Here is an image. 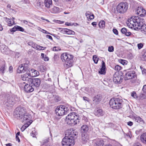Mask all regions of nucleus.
<instances>
[{
    "label": "nucleus",
    "instance_id": "14",
    "mask_svg": "<svg viewBox=\"0 0 146 146\" xmlns=\"http://www.w3.org/2000/svg\"><path fill=\"white\" fill-rule=\"evenodd\" d=\"M41 81L39 78H32V80L30 81L31 85L34 88H38L39 87Z\"/></svg>",
    "mask_w": 146,
    "mask_h": 146
},
{
    "label": "nucleus",
    "instance_id": "45",
    "mask_svg": "<svg viewBox=\"0 0 146 146\" xmlns=\"http://www.w3.org/2000/svg\"><path fill=\"white\" fill-rule=\"evenodd\" d=\"M17 28V31H20L21 32H23L24 31V29L20 26H17V27H16Z\"/></svg>",
    "mask_w": 146,
    "mask_h": 146
},
{
    "label": "nucleus",
    "instance_id": "23",
    "mask_svg": "<svg viewBox=\"0 0 146 146\" xmlns=\"http://www.w3.org/2000/svg\"><path fill=\"white\" fill-rule=\"evenodd\" d=\"M89 137L88 135L86 133H83L82 135V140L84 143H85L88 141Z\"/></svg>",
    "mask_w": 146,
    "mask_h": 146
},
{
    "label": "nucleus",
    "instance_id": "59",
    "mask_svg": "<svg viewBox=\"0 0 146 146\" xmlns=\"http://www.w3.org/2000/svg\"><path fill=\"white\" fill-rule=\"evenodd\" d=\"M133 146H142V145L140 143H137L134 144Z\"/></svg>",
    "mask_w": 146,
    "mask_h": 146
},
{
    "label": "nucleus",
    "instance_id": "48",
    "mask_svg": "<svg viewBox=\"0 0 146 146\" xmlns=\"http://www.w3.org/2000/svg\"><path fill=\"white\" fill-rule=\"evenodd\" d=\"M108 50L110 52H113L114 51V48L112 46H109Z\"/></svg>",
    "mask_w": 146,
    "mask_h": 146
},
{
    "label": "nucleus",
    "instance_id": "25",
    "mask_svg": "<svg viewBox=\"0 0 146 146\" xmlns=\"http://www.w3.org/2000/svg\"><path fill=\"white\" fill-rule=\"evenodd\" d=\"M86 15L87 19L88 21L93 19L94 18V15L92 13L89 11H87L86 13Z\"/></svg>",
    "mask_w": 146,
    "mask_h": 146
},
{
    "label": "nucleus",
    "instance_id": "11",
    "mask_svg": "<svg viewBox=\"0 0 146 146\" xmlns=\"http://www.w3.org/2000/svg\"><path fill=\"white\" fill-rule=\"evenodd\" d=\"M24 84H25V85L24 86V90L26 92H32L34 90V88L31 85V82H29V84L27 83H26V82H23Z\"/></svg>",
    "mask_w": 146,
    "mask_h": 146
},
{
    "label": "nucleus",
    "instance_id": "51",
    "mask_svg": "<svg viewBox=\"0 0 146 146\" xmlns=\"http://www.w3.org/2000/svg\"><path fill=\"white\" fill-rule=\"evenodd\" d=\"M17 26H15L14 27L11 29V32H13L17 31Z\"/></svg>",
    "mask_w": 146,
    "mask_h": 146
},
{
    "label": "nucleus",
    "instance_id": "50",
    "mask_svg": "<svg viewBox=\"0 0 146 146\" xmlns=\"http://www.w3.org/2000/svg\"><path fill=\"white\" fill-rule=\"evenodd\" d=\"M53 50L54 51H57L61 50L58 47L56 46H54L53 48Z\"/></svg>",
    "mask_w": 146,
    "mask_h": 146
},
{
    "label": "nucleus",
    "instance_id": "38",
    "mask_svg": "<svg viewBox=\"0 0 146 146\" xmlns=\"http://www.w3.org/2000/svg\"><path fill=\"white\" fill-rule=\"evenodd\" d=\"M39 70L41 72H44L46 71V68L44 66L41 65L39 66Z\"/></svg>",
    "mask_w": 146,
    "mask_h": 146
},
{
    "label": "nucleus",
    "instance_id": "34",
    "mask_svg": "<svg viewBox=\"0 0 146 146\" xmlns=\"http://www.w3.org/2000/svg\"><path fill=\"white\" fill-rule=\"evenodd\" d=\"M85 90L89 94H92L94 92V89L92 87H86Z\"/></svg>",
    "mask_w": 146,
    "mask_h": 146
},
{
    "label": "nucleus",
    "instance_id": "30",
    "mask_svg": "<svg viewBox=\"0 0 146 146\" xmlns=\"http://www.w3.org/2000/svg\"><path fill=\"white\" fill-rule=\"evenodd\" d=\"M22 64L24 67L25 72L26 71L27 72H30L31 70V69L29 68V65L28 63H25Z\"/></svg>",
    "mask_w": 146,
    "mask_h": 146
},
{
    "label": "nucleus",
    "instance_id": "54",
    "mask_svg": "<svg viewBox=\"0 0 146 146\" xmlns=\"http://www.w3.org/2000/svg\"><path fill=\"white\" fill-rule=\"evenodd\" d=\"M143 45L142 43H141L137 44V46L139 49L141 48L143 46Z\"/></svg>",
    "mask_w": 146,
    "mask_h": 146
},
{
    "label": "nucleus",
    "instance_id": "57",
    "mask_svg": "<svg viewBox=\"0 0 146 146\" xmlns=\"http://www.w3.org/2000/svg\"><path fill=\"white\" fill-rule=\"evenodd\" d=\"M37 5H39L40 7H42L43 6V3L42 2H40L39 3H38Z\"/></svg>",
    "mask_w": 146,
    "mask_h": 146
},
{
    "label": "nucleus",
    "instance_id": "15",
    "mask_svg": "<svg viewBox=\"0 0 146 146\" xmlns=\"http://www.w3.org/2000/svg\"><path fill=\"white\" fill-rule=\"evenodd\" d=\"M136 12L138 15L141 17H144L146 14L145 10L141 7L137 8Z\"/></svg>",
    "mask_w": 146,
    "mask_h": 146
},
{
    "label": "nucleus",
    "instance_id": "2",
    "mask_svg": "<svg viewBox=\"0 0 146 146\" xmlns=\"http://www.w3.org/2000/svg\"><path fill=\"white\" fill-rule=\"evenodd\" d=\"M73 56L67 53H64L61 56V58L63 62H65L64 66L66 68L72 66V59Z\"/></svg>",
    "mask_w": 146,
    "mask_h": 146
},
{
    "label": "nucleus",
    "instance_id": "6",
    "mask_svg": "<svg viewBox=\"0 0 146 146\" xmlns=\"http://www.w3.org/2000/svg\"><path fill=\"white\" fill-rule=\"evenodd\" d=\"M68 110V108L66 106L60 105L57 107L55 111L57 115L62 116L67 113Z\"/></svg>",
    "mask_w": 146,
    "mask_h": 146
},
{
    "label": "nucleus",
    "instance_id": "37",
    "mask_svg": "<svg viewBox=\"0 0 146 146\" xmlns=\"http://www.w3.org/2000/svg\"><path fill=\"white\" fill-rule=\"evenodd\" d=\"M99 26L101 28H103L105 27V22L104 21H101L99 23Z\"/></svg>",
    "mask_w": 146,
    "mask_h": 146
},
{
    "label": "nucleus",
    "instance_id": "7",
    "mask_svg": "<svg viewBox=\"0 0 146 146\" xmlns=\"http://www.w3.org/2000/svg\"><path fill=\"white\" fill-rule=\"evenodd\" d=\"M132 18L135 21L136 24L135 25H136L137 29H140L144 24L145 20L143 18L136 16H133Z\"/></svg>",
    "mask_w": 146,
    "mask_h": 146
},
{
    "label": "nucleus",
    "instance_id": "9",
    "mask_svg": "<svg viewBox=\"0 0 146 146\" xmlns=\"http://www.w3.org/2000/svg\"><path fill=\"white\" fill-rule=\"evenodd\" d=\"M77 134V132H76L74 130H73L72 129H70L66 131L65 136L75 140L76 138V136Z\"/></svg>",
    "mask_w": 146,
    "mask_h": 146
},
{
    "label": "nucleus",
    "instance_id": "55",
    "mask_svg": "<svg viewBox=\"0 0 146 146\" xmlns=\"http://www.w3.org/2000/svg\"><path fill=\"white\" fill-rule=\"evenodd\" d=\"M83 99L84 100L87 101L88 102H89L90 101V100L89 99V98L86 97H83Z\"/></svg>",
    "mask_w": 146,
    "mask_h": 146
},
{
    "label": "nucleus",
    "instance_id": "4",
    "mask_svg": "<svg viewBox=\"0 0 146 146\" xmlns=\"http://www.w3.org/2000/svg\"><path fill=\"white\" fill-rule=\"evenodd\" d=\"M123 101L119 98H111L109 102L110 106L115 110L119 109L122 108Z\"/></svg>",
    "mask_w": 146,
    "mask_h": 146
},
{
    "label": "nucleus",
    "instance_id": "18",
    "mask_svg": "<svg viewBox=\"0 0 146 146\" xmlns=\"http://www.w3.org/2000/svg\"><path fill=\"white\" fill-rule=\"evenodd\" d=\"M113 81L116 84H120L122 81L121 78L116 74H114L113 78Z\"/></svg>",
    "mask_w": 146,
    "mask_h": 146
},
{
    "label": "nucleus",
    "instance_id": "26",
    "mask_svg": "<svg viewBox=\"0 0 146 146\" xmlns=\"http://www.w3.org/2000/svg\"><path fill=\"white\" fill-rule=\"evenodd\" d=\"M106 69V66L105 65V63L104 61L102 62V68L100 69V70L99 71V73L101 74H104L106 73L105 69Z\"/></svg>",
    "mask_w": 146,
    "mask_h": 146
},
{
    "label": "nucleus",
    "instance_id": "56",
    "mask_svg": "<svg viewBox=\"0 0 146 146\" xmlns=\"http://www.w3.org/2000/svg\"><path fill=\"white\" fill-rule=\"evenodd\" d=\"M113 33L115 35H117L118 34V32L116 29H113Z\"/></svg>",
    "mask_w": 146,
    "mask_h": 146
},
{
    "label": "nucleus",
    "instance_id": "17",
    "mask_svg": "<svg viewBox=\"0 0 146 146\" xmlns=\"http://www.w3.org/2000/svg\"><path fill=\"white\" fill-rule=\"evenodd\" d=\"M102 99V97L100 95H97L94 97L92 99L93 103L97 104L100 102Z\"/></svg>",
    "mask_w": 146,
    "mask_h": 146
},
{
    "label": "nucleus",
    "instance_id": "28",
    "mask_svg": "<svg viewBox=\"0 0 146 146\" xmlns=\"http://www.w3.org/2000/svg\"><path fill=\"white\" fill-rule=\"evenodd\" d=\"M52 0H45L44 4L45 7L47 8H49L52 6Z\"/></svg>",
    "mask_w": 146,
    "mask_h": 146
},
{
    "label": "nucleus",
    "instance_id": "44",
    "mask_svg": "<svg viewBox=\"0 0 146 146\" xmlns=\"http://www.w3.org/2000/svg\"><path fill=\"white\" fill-rule=\"evenodd\" d=\"M59 29L60 30V32L63 34H66V31L67 30V29L65 28H59Z\"/></svg>",
    "mask_w": 146,
    "mask_h": 146
},
{
    "label": "nucleus",
    "instance_id": "24",
    "mask_svg": "<svg viewBox=\"0 0 146 146\" xmlns=\"http://www.w3.org/2000/svg\"><path fill=\"white\" fill-rule=\"evenodd\" d=\"M6 69L5 62L4 61H3L0 66V71L3 74L5 73V70Z\"/></svg>",
    "mask_w": 146,
    "mask_h": 146
},
{
    "label": "nucleus",
    "instance_id": "49",
    "mask_svg": "<svg viewBox=\"0 0 146 146\" xmlns=\"http://www.w3.org/2000/svg\"><path fill=\"white\" fill-rule=\"evenodd\" d=\"M28 25L30 27H37V26L36 25H35L33 23H31L30 22H29L28 24Z\"/></svg>",
    "mask_w": 146,
    "mask_h": 146
},
{
    "label": "nucleus",
    "instance_id": "43",
    "mask_svg": "<svg viewBox=\"0 0 146 146\" xmlns=\"http://www.w3.org/2000/svg\"><path fill=\"white\" fill-rule=\"evenodd\" d=\"M93 59L94 63L97 64L98 60L99 58H97L96 55H94L93 57Z\"/></svg>",
    "mask_w": 146,
    "mask_h": 146
},
{
    "label": "nucleus",
    "instance_id": "58",
    "mask_svg": "<svg viewBox=\"0 0 146 146\" xmlns=\"http://www.w3.org/2000/svg\"><path fill=\"white\" fill-rule=\"evenodd\" d=\"M9 71L10 73H12L13 71V68L12 66H10L9 68Z\"/></svg>",
    "mask_w": 146,
    "mask_h": 146
},
{
    "label": "nucleus",
    "instance_id": "22",
    "mask_svg": "<svg viewBox=\"0 0 146 146\" xmlns=\"http://www.w3.org/2000/svg\"><path fill=\"white\" fill-rule=\"evenodd\" d=\"M133 19L132 16L131 17L130 19H128V21L129 22L128 24L130 26L131 28L133 27H135V28L137 29L136 25H136L135 21H134Z\"/></svg>",
    "mask_w": 146,
    "mask_h": 146
},
{
    "label": "nucleus",
    "instance_id": "39",
    "mask_svg": "<svg viewBox=\"0 0 146 146\" xmlns=\"http://www.w3.org/2000/svg\"><path fill=\"white\" fill-rule=\"evenodd\" d=\"M140 29L141 31L146 35V25L144 24Z\"/></svg>",
    "mask_w": 146,
    "mask_h": 146
},
{
    "label": "nucleus",
    "instance_id": "1",
    "mask_svg": "<svg viewBox=\"0 0 146 146\" xmlns=\"http://www.w3.org/2000/svg\"><path fill=\"white\" fill-rule=\"evenodd\" d=\"M15 117L20 120L22 122L26 123L31 118V115L27 113L26 110L23 107L17 108L14 113Z\"/></svg>",
    "mask_w": 146,
    "mask_h": 146
},
{
    "label": "nucleus",
    "instance_id": "3",
    "mask_svg": "<svg viewBox=\"0 0 146 146\" xmlns=\"http://www.w3.org/2000/svg\"><path fill=\"white\" fill-rule=\"evenodd\" d=\"M78 117L74 112H72L68 114L66 117V121L69 125H73L79 122Z\"/></svg>",
    "mask_w": 146,
    "mask_h": 146
},
{
    "label": "nucleus",
    "instance_id": "21",
    "mask_svg": "<svg viewBox=\"0 0 146 146\" xmlns=\"http://www.w3.org/2000/svg\"><path fill=\"white\" fill-rule=\"evenodd\" d=\"M94 114L96 115L99 117L103 115L104 112L102 109L97 108L95 110Z\"/></svg>",
    "mask_w": 146,
    "mask_h": 146
},
{
    "label": "nucleus",
    "instance_id": "61",
    "mask_svg": "<svg viewBox=\"0 0 146 146\" xmlns=\"http://www.w3.org/2000/svg\"><path fill=\"white\" fill-rule=\"evenodd\" d=\"M92 25L93 26V27H95L96 26L97 23L96 22H93L92 23Z\"/></svg>",
    "mask_w": 146,
    "mask_h": 146
},
{
    "label": "nucleus",
    "instance_id": "35",
    "mask_svg": "<svg viewBox=\"0 0 146 146\" xmlns=\"http://www.w3.org/2000/svg\"><path fill=\"white\" fill-rule=\"evenodd\" d=\"M59 9L58 7L53 6V7L50 9V11L53 13H56L59 12Z\"/></svg>",
    "mask_w": 146,
    "mask_h": 146
},
{
    "label": "nucleus",
    "instance_id": "53",
    "mask_svg": "<svg viewBox=\"0 0 146 146\" xmlns=\"http://www.w3.org/2000/svg\"><path fill=\"white\" fill-rule=\"evenodd\" d=\"M54 100L56 102H58L60 101V99L58 96H56L55 97Z\"/></svg>",
    "mask_w": 146,
    "mask_h": 146
},
{
    "label": "nucleus",
    "instance_id": "27",
    "mask_svg": "<svg viewBox=\"0 0 146 146\" xmlns=\"http://www.w3.org/2000/svg\"><path fill=\"white\" fill-rule=\"evenodd\" d=\"M142 91L143 93L140 95L141 98L142 99H146V85H144L143 87Z\"/></svg>",
    "mask_w": 146,
    "mask_h": 146
},
{
    "label": "nucleus",
    "instance_id": "29",
    "mask_svg": "<svg viewBox=\"0 0 146 146\" xmlns=\"http://www.w3.org/2000/svg\"><path fill=\"white\" fill-rule=\"evenodd\" d=\"M30 73L31 77H35L39 74V72L34 69H31Z\"/></svg>",
    "mask_w": 146,
    "mask_h": 146
},
{
    "label": "nucleus",
    "instance_id": "36",
    "mask_svg": "<svg viewBox=\"0 0 146 146\" xmlns=\"http://www.w3.org/2000/svg\"><path fill=\"white\" fill-rule=\"evenodd\" d=\"M81 128L82 131L84 132H87L89 129L88 126L86 125H83Z\"/></svg>",
    "mask_w": 146,
    "mask_h": 146
},
{
    "label": "nucleus",
    "instance_id": "8",
    "mask_svg": "<svg viewBox=\"0 0 146 146\" xmlns=\"http://www.w3.org/2000/svg\"><path fill=\"white\" fill-rule=\"evenodd\" d=\"M62 146H73L74 144V140L65 136L62 141Z\"/></svg>",
    "mask_w": 146,
    "mask_h": 146
},
{
    "label": "nucleus",
    "instance_id": "52",
    "mask_svg": "<svg viewBox=\"0 0 146 146\" xmlns=\"http://www.w3.org/2000/svg\"><path fill=\"white\" fill-rule=\"evenodd\" d=\"M121 66L119 65H116L115 66V69L116 70L119 71L121 69Z\"/></svg>",
    "mask_w": 146,
    "mask_h": 146
},
{
    "label": "nucleus",
    "instance_id": "47",
    "mask_svg": "<svg viewBox=\"0 0 146 146\" xmlns=\"http://www.w3.org/2000/svg\"><path fill=\"white\" fill-rule=\"evenodd\" d=\"M131 96L135 98H137V96L135 92H133L131 93Z\"/></svg>",
    "mask_w": 146,
    "mask_h": 146
},
{
    "label": "nucleus",
    "instance_id": "64",
    "mask_svg": "<svg viewBox=\"0 0 146 146\" xmlns=\"http://www.w3.org/2000/svg\"><path fill=\"white\" fill-rule=\"evenodd\" d=\"M143 58L144 60L146 61V52L144 53V55H143Z\"/></svg>",
    "mask_w": 146,
    "mask_h": 146
},
{
    "label": "nucleus",
    "instance_id": "46",
    "mask_svg": "<svg viewBox=\"0 0 146 146\" xmlns=\"http://www.w3.org/2000/svg\"><path fill=\"white\" fill-rule=\"evenodd\" d=\"M127 31V29L125 28H123L121 30V33L124 34H125Z\"/></svg>",
    "mask_w": 146,
    "mask_h": 146
},
{
    "label": "nucleus",
    "instance_id": "16",
    "mask_svg": "<svg viewBox=\"0 0 146 146\" xmlns=\"http://www.w3.org/2000/svg\"><path fill=\"white\" fill-rule=\"evenodd\" d=\"M94 146H103L104 141L101 139H96L93 141Z\"/></svg>",
    "mask_w": 146,
    "mask_h": 146
},
{
    "label": "nucleus",
    "instance_id": "63",
    "mask_svg": "<svg viewBox=\"0 0 146 146\" xmlns=\"http://www.w3.org/2000/svg\"><path fill=\"white\" fill-rule=\"evenodd\" d=\"M126 61L125 60H121V63L122 64H126Z\"/></svg>",
    "mask_w": 146,
    "mask_h": 146
},
{
    "label": "nucleus",
    "instance_id": "32",
    "mask_svg": "<svg viewBox=\"0 0 146 146\" xmlns=\"http://www.w3.org/2000/svg\"><path fill=\"white\" fill-rule=\"evenodd\" d=\"M7 103L9 105H13L15 103L14 98L11 96H9L7 99Z\"/></svg>",
    "mask_w": 146,
    "mask_h": 146
},
{
    "label": "nucleus",
    "instance_id": "33",
    "mask_svg": "<svg viewBox=\"0 0 146 146\" xmlns=\"http://www.w3.org/2000/svg\"><path fill=\"white\" fill-rule=\"evenodd\" d=\"M17 72L19 73H24L25 72L22 64L19 66L17 70Z\"/></svg>",
    "mask_w": 146,
    "mask_h": 146
},
{
    "label": "nucleus",
    "instance_id": "41",
    "mask_svg": "<svg viewBox=\"0 0 146 146\" xmlns=\"http://www.w3.org/2000/svg\"><path fill=\"white\" fill-rule=\"evenodd\" d=\"M7 22L8 23V25L9 26H11L15 24L14 21H12L10 19H8L7 20Z\"/></svg>",
    "mask_w": 146,
    "mask_h": 146
},
{
    "label": "nucleus",
    "instance_id": "40",
    "mask_svg": "<svg viewBox=\"0 0 146 146\" xmlns=\"http://www.w3.org/2000/svg\"><path fill=\"white\" fill-rule=\"evenodd\" d=\"M41 56L42 58L45 61H48L49 60V58L48 57H47L46 55L44 54L41 53Z\"/></svg>",
    "mask_w": 146,
    "mask_h": 146
},
{
    "label": "nucleus",
    "instance_id": "19",
    "mask_svg": "<svg viewBox=\"0 0 146 146\" xmlns=\"http://www.w3.org/2000/svg\"><path fill=\"white\" fill-rule=\"evenodd\" d=\"M0 49L1 52L5 54H6L9 50V48L8 47L3 44L0 45Z\"/></svg>",
    "mask_w": 146,
    "mask_h": 146
},
{
    "label": "nucleus",
    "instance_id": "10",
    "mask_svg": "<svg viewBox=\"0 0 146 146\" xmlns=\"http://www.w3.org/2000/svg\"><path fill=\"white\" fill-rule=\"evenodd\" d=\"M136 77V74L134 71L132 70L127 72L124 77L125 80L132 79Z\"/></svg>",
    "mask_w": 146,
    "mask_h": 146
},
{
    "label": "nucleus",
    "instance_id": "42",
    "mask_svg": "<svg viewBox=\"0 0 146 146\" xmlns=\"http://www.w3.org/2000/svg\"><path fill=\"white\" fill-rule=\"evenodd\" d=\"M75 34V33L74 31L71 30L67 29V30L66 31V34L68 35H74Z\"/></svg>",
    "mask_w": 146,
    "mask_h": 146
},
{
    "label": "nucleus",
    "instance_id": "20",
    "mask_svg": "<svg viewBox=\"0 0 146 146\" xmlns=\"http://www.w3.org/2000/svg\"><path fill=\"white\" fill-rule=\"evenodd\" d=\"M133 118L136 121L141 124H144L145 122L139 116L137 115L134 116Z\"/></svg>",
    "mask_w": 146,
    "mask_h": 146
},
{
    "label": "nucleus",
    "instance_id": "60",
    "mask_svg": "<svg viewBox=\"0 0 146 146\" xmlns=\"http://www.w3.org/2000/svg\"><path fill=\"white\" fill-rule=\"evenodd\" d=\"M131 32L127 31L125 35L127 36H129L131 35Z\"/></svg>",
    "mask_w": 146,
    "mask_h": 146
},
{
    "label": "nucleus",
    "instance_id": "62",
    "mask_svg": "<svg viewBox=\"0 0 146 146\" xmlns=\"http://www.w3.org/2000/svg\"><path fill=\"white\" fill-rule=\"evenodd\" d=\"M21 21L23 23L26 25H28V23H29V22H28L27 21L25 20H23Z\"/></svg>",
    "mask_w": 146,
    "mask_h": 146
},
{
    "label": "nucleus",
    "instance_id": "13",
    "mask_svg": "<svg viewBox=\"0 0 146 146\" xmlns=\"http://www.w3.org/2000/svg\"><path fill=\"white\" fill-rule=\"evenodd\" d=\"M28 44L29 45L38 50H44L46 48V47L38 45L33 41L29 42Z\"/></svg>",
    "mask_w": 146,
    "mask_h": 146
},
{
    "label": "nucleus",
    "instance_id": "5",
    "mask_svg": "<svg viewBox=\"0 0 146 146\" xmlns=\"http://www.w3.org/2000/svg\"><path fill=\"white\" fill-rule=\"evenodd\" d=\"M128 7L127 3L126 2H122L117 5L116 9L118 13L123 14L125 13L127 11Z\"/></svg>",
    "mask_w": 146,
    "mask_h": 146
},
{
    "label": "nucleus",
    "instance_id": "31",
    "mask_svg": "<svg viewBox=\"0 0 146 146\" xmlns=\"http://www.w3.org/2000/svg\"><path fill=\"white\" fill-rule=\"evenodd\" d=\"M140 140L143 143L146 144V133H144L141 135Z\"/></svg>",
    "mask_w": 146,
    "mask_h": 146
},
{
    "label": "nucleus",
    "instance_id": "12",
    "mask_svg": "<svg viewBox=\"0 0 146 146\" xmlns=\"http://www.w3.org/2000/svg\"><path fill=\"white\" fill-rule=\"evenodd\" d=\"M21 78L22 80L29 82H30L32 78L31 74L30 72H27L26 73L22 75Z\"/></svg>",
    "mask_w": 146,
    "mask_h": 146
}]
</instances>
